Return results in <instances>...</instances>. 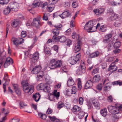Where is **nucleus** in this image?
Here are the masks:
<instances>
[{
  "label": "nucleus",
  "instance_id": "nucleus-1",
  "mask_svg": "<svg viewBox=\"0 0 122 122\" xmlns=\"http://www.w3.org/2000/svg\"><path fill=\"white\" fill-rule=\"evenodd\" d=\"M21 84L25 93L30 94L33 92L34 87L33 85L29 84L26 81H24L22 82Z\"/></svg>",
  "mask_w": 122,
  "mask_h": 122
},
{
  "label": "nucleus",
  "instance_id": "nucleus-2",
  "mask_svg": "<svg viewBox=\"0 0 122 122\" xmlns=\"http://www.w3.org/2000/svg\"><path fill=\"white\" fill-rule=\"evenodd\" d=\"M62 62L61 60L56 61L55 59L51 60L49 65V68L54 69L60 67L62 65Z\"/></svg>",
  "mask_w": 122,
  "mask_h": 122
},
{
  "label": "nucleus",
  "instance_id": "nucleus-3",
  "mask_svg": "<svg viewBox=\"0 0 122 122\" xmlns=\"http://www.w3.org/2000/svg\"><path fill=\"white\" fill-rule=\"evenodd\" d=\"M96 22L92 20L87 22L84 26V29L86 30L88 32L94 31L93 30L91 31L95 28L94 25L96 24Z\"/></svg>",
  "mask_w": 122,
  "mask_h": 122
},
{
  "label": "nucleus",
  "instance_id": "nucleus-4",
  "mask_svg": "<svg viewBox=\"0 0 122 122\" xmlns=\"http://www.w3.org/2000/svg\"><path fill=\"white\" fill-rule=\"evenodd\" d=\"M85 61L84 60L81 61L80 65L76 71V73L77 75H81L82 74L85 73V71L86 67L84 63Z\"/></svg>",
  "mask_w": 122,
  "mask_h": 122
},
{
  "label": "nucleus",
  "instance_id": "nucleus-5",
  "mask_svg": "<svg viewBox=\"0 0 122 122\" xmlns=\"http://www.w3.org/2000/svg\"><path fill=\"white\" fill-rule=\"evenodd\" d=\"M81 55L78 53L75 56H72L70 58L69 60V63L71 65H73L76 64L81 59Z\"/></svg>",
  "mask_w": 122,
  "mask_h": 122
},
{
  "label": "nucleus",
  "instance_id": "nucleus-6",
  "mask_svg": "<svg viewBox=\"0 0 122 122\" xmlns=\"http://www.w3.org/2000/svg\"><path fill=\"white\" fill-rule=\"evenodd\" d=\"M54 26L55 28L52 30V32L55 35L58 36L59 33V30L61 29L62 26L61 24H60L55 25Z\"/></svg>",
  "mask_w": 122,
  "mask_h": 122
},
{
  "label": "nucleus",
  "instance_id": "nucleus-7",
  "mask_svg": "<svg viewBox=\"0 0 122 122\" xmlns=\"http://www.w3.org/2000/svg\"><path fill=\"white\" fill-rule=\"evenodd\" d=\"M107 108L109 112L112 114H115L119 112V110L118 108L112 106H109Z\"/></svg>",
  "mask_w": 122,
  "mask_h": 122
},
{
  "label": "nucleus",
  "instance_id": "nucleus-8",
  "mask_svg": "<svg viewBox=\"0 0 122 122\" xmlns=\"http://www.w3.org/2000/svg\"><path fill=\"white\" fill-rule=\"evenodd\" d=\"M12 41L14 44L16 46L19 44H22L24 41V40L21 38H13L12 39Z\"/></svg>",
  "mask_w": 122,
  "mask_h": 122
},
{
  "label": "nucleus",
  "instance_id": "nucleus-9",
  "mask_svg": "<svg viewBox=\"0 0 122 122\" xmlns=\"http://www.w3.org/2000/svg\"><path fill=\"white\" fill-rule=\"evenodd\" d=\"M41 17L39 16L37 17L34 18L33 19L32 25L36 27H39L40 24V19Z\"/></svg>",
  "mask_w": 122,
  "mask_h": 122
},
{
  "label": "nucleus",
  "instance_id": "nucleus-10",
  "mask_svg": "<svg viewBox=\"0 0 122 122\" xmlns=\"http://www.w3.org/2000/svg\"><path fill=\"white\" fill-rule=\"evenodd\" d=\"M9 5L13 11H16L19 6V4L15 2H11Z\"/></svg>",
  "mask_w": 122,
  "mask_h": 122
},
{
  "label": "nucleus",
  "instance_id": "nucleus-11",
  "mask_svg": "<svg viewBox=\"0 0 122 122\" xmlns=\"http://www.w3.org/2000/svg\"><path fill=\"white\" fill-rule=\"evenodd\" d=\"M81 42L80 41H78L77 43L74 45L73 48V51L75 53L79 51L81 48Z\"/></svg>",
  "mask_w": 122,
  "mask_h": 122
},
{
  "label": "nucleus",
  "instance_id": "nucleus-12",
  "mask_svg": "<svg viewBox=\"0 0 122 122\" xmlns=\"http://www.w3.org/2000/svg\"><path fill=\"white\" fill-rule=\"evenodd\" d=\"M10 80L9 79L8 76L7 74H5L2 82H5L3 84V88L4 89V92H5L6 91V85H8L10 81Z\"/></svg>",
  "mask_w": 122,
  "mask_h": 122
},
{
  "label": "nucleus",
  "instance_id": "nucleus-13",
  "mask_svg": "<svg viewBox=\"0 0 122 122\" xmlns=\"http://www.w3.org/2000/svg\"><path fill=\"white\" fill-rule=\"evenodd\" d=\"M93 12L96 15L98 16L103 14L105 11V9L103 8L94 10Z\"/></svg>",
  "mask_w": 122,
  "mask_h": 122
},
{
  "label": "nucleus",
  "instance_id": "nucleus-14",
  "mask_svg": "<svg viewBox=\"0 0 122 122\" xmlns=\"http://www.w3.org/2000/svg\"><path fill=\"white\" fill-rule=\"evenodd\" d=\"M70 13L69 11L67 10L63 12L61 15H59L62 19H64L70 16Z\"/></svg>",
  "mask_w": 122,
  "mask_h": 122
},
{
  "label": "nucleus",
  "instance_id": "nucleus-15",
  "mask_svg": "<svg viewBox=\"0 0 122 122\" xmlns=\"http://www.w3.org/2000/svg\"><path fill=\"white\" fill-rule=\"evenodd\" d=\"M112 40V35L110 34H107L104 38L103 41L105 43L109 42L111 41Z\"/></svg>",
  "mask_w": 122,
  "mask_h": 122
},
{
  "label": "nucleus",
  "instance_id": "nucleus-16",
  "mask_svg": "<svg viewBox=\"0 0 122 122\" xmlns=\"http://www.w3.org/2000/svg\"><path fill=\"white\" fill-rule=\"evenodd\" d=\"M117 67L115 65V62H112L109 66L108 70L109 71L112 70L111 72L112 73L117 70Z\"/></svg>",
  "mask_w": 122,
  "mask_h": 122
},
{
  "label": "nucleus",
  "instance_id": "nucleus-17",
  "mask_svg": "<svg viewBox=\"0 0 122 122\" xmlns=\"http://www.w3.org/2000/svg\"><path fill=\"white\" fill-rule=\"evenodd\" d=\"M41 68L40 66H35L33 69L31 71V73L33 74H37L41 69Z\"/></svg>",
  "mask_w": 122,
  "mask_h": 122
},
{
  "label": "nucleus",
  "instance_id": "nucleus-18",
  "mask_svg": "<svg viewBox=\"0 0 122 122\" xmlns=\"http://www.w3.org/2000/svg\"><path fill=\"white\" fill-rule=\"evenodd\" d=\"M13 62V61L12 59L10 57L7 58L4 64L5 67H7L10 65V64H12Z\"/></svg>",
  "mask_w": 122,
  "mask_h": 122
},
{
  "label": "nucleus",
  "instance_id": "nucleus-19",
  "mask_svg": "<svg viewBox=\"0 0 122 122\" xmlns=\"http://www.w3.org/2000/svg\"><path fill=\"white\" fill-rule=\"evenodd\" d=\"M118 17V16L117 14L115 13H112L110 14L108 20H109L113 21L117 19Z\"/></svg>",
  "mask_w": 122,
  "mask_h": 122
},
{
  "label": "nucleus",
  "instance_id": "nucleus-20",
  "mask_svg": "<svg viewBox=\"0 0 122 122\" xmlns=\"http://www.w3.org/2000/svg\"><path fill=\"white\" fill-rule=\"evenodd\" d=\"M39 57V54L38 52H36L32 56V61L33 63L36 62L38 60Z\"/></svg>",
  "mask_w": 122,
  "mask_h": 122
},
{
  "label": "nucleus",
  "instance_id": "nucleus-21",
  "mask_svg": "<svg viewBox=\"0 0 122 122\" xmlns=\"http://www.w3.org/2000/svg\"><path fill=\"white\" fill-rule=\"evenodd\" d=\"M100 54V52L99 51H97L90 54L89 55L88 59H90L91 58H94L99 56Z\"/></svg>",
  "mask_w": 122,
  "mask_h": 122
},
{
  "label": "nucleus",
  "instance_id": "nucleus-22",
  "mask_svg": "<svg viewBox=\"0 0 122 122\" xmlns=\"http://www.w3.org/2000/svg\"><path fill=\"white\" fill-rule=\"evenodd\" d=\"M93 83L92 81L91 80L88 81L84 86V87L85 89H87L90 88L92 86Z\"/></svg>",
  "mask_w": 122,
  "mask_h": 122
},
{
  "label": "nucleus",
  "instance_id": "nucleus-23",
  "mask_svg": "<svg viewBox=\"0 0 122 122\" xmlns=\"http://www.w3.org/2000/svg\"><path fill=\"white\" fill-rule=\"evenodd\" d=\"M75 83L74 82L71 77H70L67 81V84L68 86H73Z\"/></svg>",
  "mask_w": 122,
  "mask_h": 122
},
{
  "label": "nucleus",
  "instance_id": "nucleus-24",
  "mask_svg": "<svg viewBox=\"0 0 122 122\" xmlns=\"http://www.w3.org/2000/svg\"><path fill=\"white\" fill-rule=\"evenodd\" d=\"M58 41L61 42H65L66 40V37L64 36H58Z\"/></svg>",
  "mask_w": 122,
  "mask_h": 122
},
{
  "label": "nucleus",
  "instance_id": "nucleus-25",
  "mask_svg": "<svg viewBox=\"0 0 122 122\" xmlns=\"http://www.w3.org/2000/svg\"><path fill=\"white\" fill-rule=\"evenodd\" d=\"M11 11H13L10 8V6L8 5L3 11V13L5 15L8 14Z\"/></svg>",
  "mask_w": 122,
  "mask_h": 122
},
{
  "label": "nucleus",
  "instance_id": "nucleus-26",
  "mask_svg": "<svg viewBox=\"0 0 122 122\" xmlns=\"http://www.w3.org/2000/svg\"><path fill=\"white\" fill-rule=\"evenodd\" d=\"M20 22V21L18 20L15 19L14 21L11 23V25L13 27H15L19 25Z\"/></svg>",
  "mask_w": 122,
  "mask_h": 122
},
{
  "label": "nucleus",
  "instance_id": "nucleus-27",
  "mask_svg": "<svg viewBox=\"0 0 122 122\" xmlns=\"http://www.w3.org/2000/svg\"><path fill=\"white\" fill-rule=\"evenodd\" d=\"M33 98L36 102H37L40 98V95L39 93H36L33 95Z\"/></svg>",
  "mask_w": 122,
  "mask_h": 122
},
{
  "label": "nucleus",
  "instance_id": "nucleus-28",
  "mask_svg": "<svg viewBox=\"0 0 122 122\" xmlns=\"http://www.w3.org/2000/svg\"><path fill=\"white\" fill-rule=\"evenodd\" d=\"M46 84L41 83L38 85L37 86V89L38 90H43V91L45 87Z\"/></svg>",
  "mask_w": 122,
  "mask_h": 122
},
{
  "label": "nucleus",
  "instance_id": "nucleus-29",
  "mask_svg": "<svg viewBox=\"0 0 122 122\" xmlns=\"http://www.w3.org/2000/svg\"><path fill=\"white\" fill-rule=\"evenodd\" d=\"M100 113L102 115L105 117L106 116L107 114V109L104 108L101 110Z\"/></svg>",
  "mask_w": 122,
  "mask_h": 122
},
{
  "label": "nucleus",
  "instance_id": "nucleus-30",
  "mask_svg": "<svg viewBox=\"0 0 122 122\" xmlns=\"http://www.w3.org/2000/svg\"><path fill=\"white\" fill-rule=\"evenodd\" d=\"M113 46V44L112 41L109 42L108 45L107 46L106 48L108 50V51L111 50Z\"/></svg>",
  "mask_w": 122,
  "mask_h": 122
},
{
  "label": "nucleus",
  "instance_id": "nucleus-31",
  "mask_svg": "<svg viewBox=\"0 0 122 122\" xmlns=\"http://www.w3.org/2000/svg\"><path fill=\"white\" fill-rule=\"evenodd\" d=\"M52 122H59L60 120L56 118L55 116L51 117L50 116H48Z\"/></svg>",
  "mask_w": 122,
  "mask_h": 122
},
{
  "label": "nucleus",
  "instance_id": "nucleus-32",
  "mask_svg": "<svg viewBox=\"0 0 122 122\" xmlns=\"http://www.w3.org/2000/svg\"><path fill=\"white\" fill-rule=\"evenodd\" d=\"M107 26L106 25H102L98 28L99 30L101 32H104L107 30Z\"/></svg>",
  "mask_w": 122,
  "mask_h": 122
},
{
  "label": "nucleus",
  "instance_id": "nucleus-33",
  "mask_svg": "<svg viewBox=\"0 0 122 122\" xmlns=\"http://www.w3.org/2000/svg\"><path fill=\"white\" fill-rule=\"evenodd\" d=\"M38 116L39 117L42 119L45 120L46 117V116L45 114H43L41 112L38 113Z\"/></svg>",
  "mask_w": 122,
  "mask_h": 122
},
{
  "label": "nucleus",
  "instance_id": "nucleus-34",
  "mask_svg": "<svg viewBox=\"0 0 122 122\" xmlns=\"http://www.w3.org/2000/svg\"><path fill=\"white\" fill-rule=\"evenodd\" d=\"M64 93L66 95L70 96L72 94L70 89H66L64 91Z\"/></svg>",
  "mask_w": 122,
  "mask_h": 122
},
{
  "label": "nucleus",
  "instance_id": "nucleus-35",
  "mask_svg": "<svg viewBox=\"0 0 122 122\" xmlns=\"http://www.w3.org/2000/svg\"><path fill=\"white\" fill-rule=\"evenodd\" d=\"M81 110L80 107H79L77 106H74L73 107L72 111L73 112H77Z\"/></svg>",
  "mask_w": 122,
  "mask_h": 122
},
{
  "label": "nucleus",
  "instance_id": "nucleus-36",
  "mask_svg": "<svg viewBox=\"0 0 122 122\" xmlns=\"http://www.w3.org/2000/svg\"><path fill=\"white\" fill-rule=\"evenodd\" d=\"M100 75H95L93 77V81L96 82H97L99 81L100 79Z\"/></svg>",
  "mask_w": 122,
  "mask_h": 122
},
{
  "label": "nucleus",
  "instance_id": "nucleus-37",
  "mask_svg": "<svg viewBox=\"0 0 122 122\" xmlns=\"http://www.w3.org/2000/svg\"><path fill=\"white\" fill-rule=\"evenodd\" d=\"M10 0H0V4L4 5L7 4Z\"/></svg>",
  "mask_w": 122,
  "mask_h": 122
},
{
  "label": "nucleus",
  "instance_id": "nucleus-38",
  "mask_svg": "<svg viewBox=\"0 0 122 122\" xmlns=\"http://www.w3.org/2000/svg\"><path fill=\"white\" fill-rule=\"evenodd\" d=\"M53 95L54 97H56V99H57L60 96V92H57V91L55 90L54 92Z\"/></svg>",
  "mask_w": 122,
  "mask_h": 122
},
{
  "label": "nucleus",
  "instance_id": "nucleus-39",
  "mask_svg": "<svg viewBox=\"0 0 122 122\" xmlns=\"http://www.w3.org/2000/svg\"><path fill=\"white\" fill-rule=\"evenodd\" d=\"M109 83H107L106 85L104 87V90L105 91H108L111 88V86L109 85Z\"/></svg>",
  "mask_w": 122,
  "mask_h": 122
},
{
  "label": "nucleus",
  "instance_id": "nucleus-40",
  "mask_svg": "<svg viewBox=\"0 0 122 122\" xmlns=\"http://www.w3.org/2000/svg\"><path fill=\"white\" fill-rule=\"evenodd\" d=\"M41 75L40 74H39L38 75H37V77H36V79L38 81H41L42 80L43 76V73L42 72H41Z\"/></svg>",
  "mask_w": 122,
  "mask_h": 122
},
{
  "label": "nucleus",
  "instance_id": "nucleus-41",
  "mask_svg": "<svg viewBox=\"0 0 122 122\" xmlns=\"http://www.w3.org/2000/svg\"><path fill=\"white\" fill-rule=\"evenodd\" d=\"M45 88L44 89L43 91H45L46 92H49L50 90V87L49 85H48L47 84H46V85L45 86V87H44Z\"/></svg>",
  "mask_w": 122,
  "mask_h": 122
},
{
  "label": "nucleus",
  "instance_id": "nucleus-42",
  "mask_svg": "<svg viewBox=\"0 0 122 122\" xmlns=\"http://www.w3.org/2000/svg\"><path fill=\"white\" fill-rule=\"evenodd\" d=\"M121 43L120 42H117L114 44V47L116 48H118L121 46Z\"/></svg>",
  "mask_w": 122,
  "mask_h": 122
},
{
  "label": "nucleus",
  "instance_id": "nucleus-43",
  "mask_svg": "<svg viewBox=\"0 0 122 122\" xmlns=\"http://www.w3.org/2000/svg\"><path fill=\"white\" fill-rule=\"evenodd\" d=\"M64 106V104L63 103L61 102H59L58 104L57 107L59 109L63 107Z\"/></svg>",
  "mask_w": 122,
  "mask_h": 122
},
{
  "label": "nucleus",
  "instance_id": "nucleus-44",
  "mask_svg": "<svg viewBox=\"0 0 122 122\" xmlns=\"http://www.w3.org/2000/svg\"><path fill=\"white\" fill-rule=\"evenodd\" d=\"M113 85H117L119 86L122 85V81H117L113 82Z\"/></svg>",
  "mask_w": 122,
  "mask_h": 122
},
{
  "label": "nucleus",
  "instance_id": "nucleus-45",
  "mask_svg": "<svg viewBox=\"0 0 122 122\" xmlns=\"http://www.w3.org/2000/svg\"><path fill=\"white\" fill-rule=\"evenodd\" d=\"M77 89L76 87L73 86L72 87L71 94H75L77 91Z\"/></svg>",
  "mask_w": 122,
  "mask_h": 122
},
{
  "label": "nucleus",
  "instance_id": "nucleus-46",
  "mask_svg": "<svg viewBox=\"0 0 122 122\" xmlns=\"http://www.w3.org/2000/svg\"><path fill=\"white\" fill-rule=\"evenodd\" d=\"M78 116V117L80 119H81L84 116V113L83 112H80L79 113Z\"/></svg>",
  "mask_w": 122,
  "mask_h": 122
},
{
  "label": "nucleus",
  "instance_id": "nucleus-47",
  "mask_svg": "<svg viewBox=\"0 0 122 122\" xmlns=\"http://www.w3.org/2000/svg\"><path fill=\"white\" fill-rule=\"evenodd\" d=\"M2 112L5 115H6L8 114V110L7 109H5V108H3L2 110Z\"/></svg>",
  "mask_w": 122,
  "mask_h": 122
},
{
  "label": "nucleus",
  "instance_id": "nucleus-48",
  "mask_svg": "<svg viewBox=\"0 0 122 122\" xmlns=\"http://www.w3.org/2000/svg\"><path fill=\"white\" fill-rule=\"evenodd\" d=\"M40 3L39 2L35 1L32 4V5L35 7H39L40 5Z\"/></svg>",
  "mask_w": 122,
  "mask_h": 122
},
{
  "label": "nucleus",
  "instance_id": "nucleus-49",
  "mask_svg": "<svg viewBox=\"0 0 122 122\" xmlns=\"http://www.w3.org/2000/svg\"><path fill=\"white\" fill-rule=\"evenodd\" d=\"M16 94L18 96H20L21 95V91L20 88L15 90Z\"/></svg>",
  "mask_w": 122,
  "mask_h": 122
},
{
  "label": "nucleus",
  "instance_id": "nucleus-50",
  "mask_svg": "<svg viewBox=\"0 0 122 122\" xmlns=\"http://www.w3.org/2000/svg\"><path fill=\"white\" fill-rule=\"evenodd\" d=\"M102 85L100 83L98 84L97 87V88L99 91H101L102 89Z\"/></svg>",
  "mask_w": 122,
  "mask_h": 122
},
{
  "label": "nucleus",
  "instance_id": "nucleus-51",
  "mask_svg": "<svg viewBox=\"0 0 122 122\" xmlns=\"http://www.w3.org/2000/svg\"><path fill=\"white\" fill-rule=\"evenodd\" d=\"M71 29H69L65 32V33L66 35H69L71 34Z\"/></svg>",
  "mask_w": 122,
  "mask_h": 122
},
{
  "label": "nucleus",
  "instance_id": "nucleus-52",
  "mask_svg": "<svg viewBox=\"0 0 122 122\" xmlns=\"http://www.w3.org/2000/svg\"><path fill=\"white\" fill-rule=\"evenodd\" d=\"M64 5L66 8H68L70 6V3L69 2H66L65 3Z\"/></svg>",
  "mask_w": 122,
  "mask_h": 122
},
{
  "label": "nucleus",
  "instance_id": "nucleus-53",
  "mask_svg": "<svg viewBox=\"0 0 122 122\" xmlns=\"http://www.w3.org/2000/svg\"><path fill=\"white\" fill-rule=\"evenodd\" d=\"M114 59L113 57H109L106 60V61L108 62H110L113 60Z\"/></svg>",
  "mask_w": 122,
  "mask_h": 122
},
{
  "label": "nucleus",
  "instance_id": "nucleus-54",
  "mask_svg": "<svg viewBox=\"0 0 122 122\" xmlns=\"http://www.w3.org/2000/svg\"><path fill=\"white\" fill-rule=\"evenodd\" d=\"M47 14L46 13H45L44 14V16L43 17V20H48V17L47 16Z\"/></svg>",
  "mask_w": 122,
  "mask_h": 122
},
{
  "label": "nucleus",
  "instance_id": "nucleus-55",
  "mask_svg": "<svg viewBox=\"0 0 122 122\" xmlns=\"http://www.w3.org/2000/svg\"><path fill=\"white\" fill-rule=\"evenodd\" d=\"M77 85L78 89L79 90H80L82 87L81 81L78 82Z\"/></svg>",
  "mask_w": 122,
  "mask_h": 122
},
{
  "label": "nucleus",
  "instance_id": "nucleus-56",
  "mask_svg": "<svg viewBox=\"0 0 122 122\" xmlns=\"http://www.w3.org/2000/svg\"><path fill=\"white\" fill-rule=\"evenodd\" d=\"M94 107L96 108L99 109L100 108V104L98 102L93 104Z\"/></svg>",
  "mask_w": 122,
  "mask_h": 122
},
{
  "label": "nucleus",
  "instance_id": "nucleus-57",
  "mask_svg": "<svg viewBox=\"0 0 122 122\" xmlns=\"http://www.w3.org/2000/svg\"><path fill=\"white\" fill-rule=\"evenodd\" d=\"M79 103L80 104L82 105L83 103V98L81 97H80L79 100Z\"/></svg>",
  "mask_w": 122,
  "mask_h": 122
},
{
  "label": "nucleus",
  "instance_id": "nucleus-58",
  "mask_svg": "<svg viewBox=\"0 0 122 122\" xmlns=\"http://www.w3.org/2000/svg\"><path fill=\"white\" fill-rule=\"evenodd\" d=\"M26 36V32L25 31H23L22 32L21 36L22 37H25Z\"/></svg>",
  "mask_w": 122,
  "mask_h": 122
},
{
  "label": "nucleus",
  "instance_id": "nucleus-59",
  "mask_svg": "<svg viewBox=\"0 0 122 122\" xmlns=\"http://www.w3.org/2000/svg\"><path fill=\"white\" fill-rule=\"evenodd\" d=\"M78 5L76 2H73L72 4V6L74 8H76L78 6Z\"/></svg>",
  "mask_w": 122,
  "mask_h": 122
},
{
  "label": "nucleus",
  "instance_id": "nucleus-60",
  "mask_svg": "<svg viewBox=\"0 0 122 122\" xmlns=\"http://www.w3.org/2000/svg\"><path fill=\"white\" fill-rule=\"evenodd\" d=\"M48 4L47 2H45L43 4L41 5V7L42 8L46 7L47 6Z\"/></svg>",
  "mask_w": 122,
  "mask_h": 122
},
{
  "label": "nucleus",
  "instance_id": "nucleus-61",
  "mask_svg": "<svg viewBox=\"0 0 122 122\" xmlns=\"http://www.w3.org/2000/svg\"><path fill=\"white\" fill-rule=\"evenodd\" d=\"M111 4L112 6H114L117 5V4L119 5L120 4V3L115 2V1H112L111 2Z\"/></svg>",
  "mask_w": 122,
  "mask_h": 122
},
{
  "label": "nucleus",
  "instance_id": "nucleus-62",
  "mask_svg": "<svg viewBox=\"0 0 122 122\" xmlns=\"http://www.w3.org/2000/svg\"><path fill=\"white\" fill-rule=\"evenodd\" d=\"M52 112V110L51 109L48 108L47 110L46 113L47 114H51Z\"/></svg>",
  "mask_w": 122,
  "mask_h": 122
},
{
  "label": "nucleus",
  "instance_id": "nucleus-63",
  "mask_svg": "<svg viewBox=\"0 0 122 122\" xmlns=\"http://www.w3.org/2000/svg\"><path fill=\"white\" fill-rule=\"evenodd\" d=\"M66 41L67 43L66 44L67 45H70L71 44L72 42L71 40L69 39H66Z\"/></svg>",
  "mask_w": 122,
  "mask_h": 122
},
{
  "label": "nucleus",
  "instance_id": "nucleus-64",
  "mask_svg": "<svg viewBox=\"0 0 122 122\" xmlns=\"http://www.w3.org/2000/svg\"><path fill=\"white\" fill-rule=\"evenodd\" d=\"M20 119L19 118L12 119L11 120V122H19Z\"/></svg>",
  "mask_w": 122,
  "mask_h": 122
}]
</instances>
